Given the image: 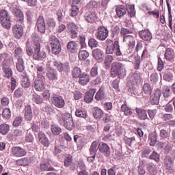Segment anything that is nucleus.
<instances>
[{"label":"nucleus","mask_w":175,"mask_h":175,"mask_svg":"<svg viewBox=\"0 0 175 175\" xmlns=\"http://www.w3.org/2000/svg\"><path fill=\"white\" fill-rule=\"evenodd\" d=\"M129 79L133 85H137L138 84H140V75L136 73L132 74Z\"/></svg>","instance_id":"nucleus-29"},{"label":"nucleus","mask_w":175,"mask_h":175,"mask_svg":"<svg viewBox=\"0 0 175 175\" xmlns=\"http://www.w3.org/2000/svg\"><path fill=\"white\" fill-rule=\"evenodd\" d=\"M34 88L36 91L42 92L44 90V76L42 73H38L34 80Z\"/></svg>","instance_id":"nucleus-8"},{"label":"nucleus","mask_w":175,"mask_h":175,"mask_svg":"<svg viewBox=\"0 0 175 175\" xmlns=\"http://www.w3.org/2000/svg\"><path fill=\"white\" fill-rule=\"evenodd\" d=\"M78 57L79 59H80L81 61H84L87 59L88 57H90V53H88L87 51L82 50L79 52Z\"/></svg>","instance_id":"nucleus-48"},{"label":"nucleus","mask_w":175,"mask_h":175,"mask_svg":"<svg viewBox=\"0 0 175 175\" xmlns=\"http://www.w3.org/2000/svg\"><path fill=\"white\" fill-rule=\"evenodd\" d=\"M38 140L44 147H49L50 146V140H49L46 134L42 131L38 133Z\"/></svg>","instance_id":"nucleus-19"},{"label":"nucleus","mask_w":175,"mask_h":175,"mask_svg":"<svg viewBox=\"0 0 175 175\" xmlns=\"http://www.w3.org/2000/svg\"><path fill=\"white\" fill-rule=\"evenodd\" d=\"M16 69L18 72H23L25 69V64L24 63V59L21 57H17Z\"/></svg>","instance_id":"nucleus-28"},{"label":"nucleus","mask_w":175,"mask_h":175,"mask_svg":"<svg viewBox=\"0 0 175 175\" xmlns=\"http://www.w3.org/2000/svg\"><path fill=\"white\" fill-rule=\"evenodd\" d=\"M83 72L81 68L79 67H75L72 70V79H79L81 75H82Z\"/></svg>","instance_id":"nucleus-39"},{"label":"nucleus","mask_w":175,"mask_h":175,"mask_svg":"<svg viewBox=\"0 0 175 175\" xmlns=\"http://www.w3.org/2000/svg\"><path fill=\"white\" fill-rule=\"evenodd\" d=\"M31 100L36 105H42L43 103V98L36 93L32 94Z\"/></svg>","instance_id":"nucleus-36"},{"label":"nucleus","mask_w":175,"mask_h":175,"mask_svg":"<svg viewBox=\"0 0 175 175\" xmlns=\"http://www.w3.org/2000/svg\"><path fill=\"white\" fill-rule=\"evenodd\" d=\"M98 142L94 141L92 143L90 148L89 149V152L90 155H95L96 156V152L98 151Z\"/></svg>","instance_id":"nucleus-38"},{"label":"nucleus","mask_w":175,"mask_h":175,"mask_svg":"<svg viewBox=\"0 0 175 175\" xmlns=\"http://www.w3.org/2000/svg\"><path fill=\"white\" fill-rule=\"evenodd\" d=\"M53 66H55L58 70V72H60L61 73H65V75H68L70 73V64H69L68 62H53Z\"/></svg>","instance_id":"nucleus-7"},{"label":"nucleus","mask_w":175,"mask_h":175,"mask_svg":"<svg viewBox=\"0 0 175 175\" xmlns=\"http://www.w3.org/2000/svg\"><path fill=\"white\" fill-rule=\"evenodd\" d=\"M31 39L34 43V46H36V44H40V38H39V35H38V33H33L31 35Z\"/></svg>","instance_id":"nucleus-59"},{"label":"nucleus","mask_w":175,"mask_h":175,"mask_svg":"<svg viewBox=\"0 0 175 175\" xmlns=\"http://www.w3.org/2000/svg\"><path fill=\"white\" fill-rule=\"evenodd\" d=\"M105 43L107 46L105 54H115L116 57H121V55H122V53L121 52V49L120 48V41H113L112 40L108 38L106 40Z\"/></svg>","instance_id":"nucleus-3"},{"label":"nucleus","mask_w":175,"mask_h":175,"mask_svg":"<svg viewBox=\"0 0 175 175\" xmlns=\"http://www.w3.org/2000/svg\"><path fill=\"white\" fill-rule=\"evenodd\" d=\"M161 94L165 99L170 98L172 96V91H170V88L167 85H163L161 88Z\"/></svg>","instance_id":"nucleus-30"},{"label":"nucleus","mask_w":175,"mask_h":175,"mask_svg":"<svg viewBox=\"0 0 175 175\" xmlns=\"http://www.w3.org/2000/svg\"><path fill=\"white\" fill-rule=\"evenodd\" d=\"M51 102L57 109H62L65 107V100L59 94H53L51 96Z\"/></svg>","instance_id":"nucleus-9"},{"label":"nucleus","mask_w":175,"mask_h":175,"mask_svg":"<svg viewBox=\"0 0 175 175\" xmlns=\"http://www.w3.org/2000/svg\"><path fill=\"white\" fill-rule=\"evenodd\" d=\"M163 79L165 81H172V80H173V70L172 69L166 70L163 76Z\"/></svg>","instance_id":"nucleus-34"},{"label":"nucleus","mask_w":175,"mask_h":175,"mask_svg":"<svg viewBox=\"0 0 175 175\" xmlns=\"http://www.w3.org/2000/svg\"><path fill=\"white\" fill-rule=\"evenodd\" d=\"M161 120H163V121H165L166 122L167 121H170L171 120H173V114H172V113H164L161 116Z\"/></svg>","instance_id":"nucleus-62"},{"label":"nucleus","mask_w":175,"mask_h":175,"mask_svg":"<svg viewBox=\"0 0 175 175\" xmlns=\"http://www.w3.org/2000/svg\"><path fill=\"white\" fill-rule=\"evenodd\" d=\"M94 118L96 120H98L103 117V111L99 107H96L93 113Z\"/></svg>","instance_id":"nucleus-44"},{"label":"nucleus","mask_w":175,"mask_h":175,"mask_svg":"<svg viewBox=\"0 0 175 175\" xmlns=\"http://www.w3.org/2000/svg\"><path fill=\"white\" fill-rule=\"evenodd\" d=\"M41 110L46 111V113H53V105H46L44 107H41Z\"/></svg>","instance_id":"nucleus-64"},{"label":"nucleus","mask_w":175,"mask_h":175,"mask_svg":"<svg viewBox=\"0 0 175 175\" xmlns=\"http://www.w3.org/2000/svg\"><path fill=\"white\" fill-rule=\"evenodd\" d=\"M133 33V29H132V27H130V28H124V27H122L120 29V33L123 36H126L128 34Z\"/></svg>","instance_id":"nucleus-56"},{"label":"nucleus","mask_w":175,"mask_h":175,"mask_svg":"<svg viewBox=\"0 0 175 175\" xmlns=\"http://www.w3.org/2000/svg\"><path fill=\"white\" fill-rule=\"evenodd\" d=\"M10 131V126L6 123L0 125V133L1 135H8Z\"/></svg>","instance_id":"nucleus-41"},{"label":"nucleus","mask_w":175,"mask_h":175,"mask_svg":"<svg viewBox=\"0 0 175 175\" xmlns=\"http://www.w3.org/2000/svg\"><path fill=\"white\" fill-rule=\"evenodd\" d=\"M75 116L79 118H83L84 120H86L87 117H88L87 111L83 109H77L75 111Z\"/></svg>","instance_id":"nucleus-42"},{"label":"nucleus","mask_w":175,"mask_h":175,"mask_svg":"<svg viewBox=\"0 0 175 175\" xmlns=\"http://www.w3.org/2000/svg\"><path fill=\"white\" fill-rule=\"evenodd\" d=\"M96 100H103L105 98H106V96L105 94V88L103 87L100 88L98 91L96 93V95L94 96Z\"/></svg>","instance_id":"nucleus-31"},{"label":"nucleus","mask_w":175,"mask_h":175,"mask_svg":"<svg viewBox=\"0 0 175 175\" xmlns=\"http://www.w3.org/2000/svg\"><path fill=\"white\" fill-rule=\"evenodd\" d=\"M21 84L23 88H29L31 87V81L27 76L23 77L21 81Z\"/></svg>","instance_id":"nucleus-45"},{"label":"nucleus","mask_w":175,"mask_h":175,"mask_svg":"<svg viewBox=\"0 0 175 175\" xmlns=\"http://www.w3.org/2000/svg\"><path fill=\"white\" fill-rule=\"evenodd\" d=\"M46 77L49 79V80H57L58 79V72H57V70L51 69L49 70V72L46 73Z\"/></svg>","instance_id":"nucleus-32"},{"label":"nucleus","mask_w":175,"mask_h":175,"mask_svg":"<svg viewBox=\"0 0 175 175\" xmlns=\"http://www.w3.org/2000/svg\"><path fill=\"white\" fill-rule=\"evenodd\" d=\"M174 161L172 159L171 157H167L165 159V166L167 170H173V164Z\"/></svg>","instance_id":"nucleus-40"},{"label":"nucleus","mask_w":175,"mask_h":175,"mask_svg":"<svg viewBox=\"0 0 175 175\" xmlns=\"http://www.w3.org/2000/svg\"><path fill=\"white\" fill-rule=\"evenodd\" d=\"M123 42L127 43L129 53H132L135 49V38L131 35L125 36H124Z\"/></svg>","instance_id":"nucleus-16"},{"label":"nucleus","mask_w":175,"mask_h":175,"mask_svg":"<svg viewBox=\"0 0 175 175\" xmlns=\"http://www.w3.org/2000/svg\"><path fill=\"white\" fill-rule=\"evenodd\" d=\"M107 36H109V30L105 27H99L96 33V39L103 42L107 39Z\"/></svg>","instance_id":"nucleus-11"},{"label":"nucleus","mask_w":175,"mask_h":175,"mask_svg":"<svg viewBox=\"0 0 175 175\" xmlns=\"http://www.w3.org/2000/svg\"><path fill=\"white\" fill-rule=\"evenodd\" d=\"M93 57L98 61V62H102L103 61V57H105V53L100 49H95L92 51Z\"/></svg>","instance_id":"nucleus-22"},{"label":"nucleus","mask_w":175,"mask_h":175,"mask_svg":"<svg viewBox=\"0 0 175 175\" xmlns=\"http://www.w3.org/2000/svg\"><path fill=\"white\" fill-rule=\"evenodd\" d=\"M12 31L14 36L16 39H21L24 31L23 30V26L21 25H15L12 27Z\"/></svg>","instance_id":"nucleus-18"},{"label":"nucleus","mask_w":175,"mask_h":175,"mask_svg":"<svg viewBox=\"0 0 175 175\" xmlns=\"http://www.w3.org/2000/svg\"><path fill=\"white\" fill-rule=\"evenodd\" d=\"M12 65H14V60L12 57L4 59L1 63L2 69H3V68H10Z\"/></svg>","instance_id":"nucleus-35"},{"label":"nucleus","mask_w":175,"mask_h":175,"mask_svg":"<svg viewBox=\"0 0 175 175\" xmlns=\"http://www.w3.org/2000/svg\"><path fill=\"white\" fill-rule=\"evenodd\" d=\"M139 36L144 42H151L152 39V34L148 29L139 31Z\"/></svg>","instance_id":"nucleus-17"},{"label":"nucleus","mask_w":175,"mask_h":175,"mask_svg":"<svg viewBox=\"0 0 175 175\" xmlns=\"http://www.w3.org/2000/svg\"><path fill=\"white\" fill-rule=\"evenodd\" d=\"M159 136L161 139L165 140V139H167V137H169V132L163 129H161Z\"/></svg>","instance_id":"nucleus-63"},{"label":"nucleus","mask_w":175,"mask_h":175,"mask_svg":"<svg viewBox=\"0 0 175 175\" xmlns=\"http://www.w3.org/2000/svg\"><path fill=\"white\" fill-rule=\"evenodd\" d=\"M149 79L151 83H157V81H158L159 76H158V73H157V72L154 71L152 74L150 75Z\"/></svg>","instance_id":"nucleus-60"},{"label":"nucleus","mask_w":175,"mask_h":175,"mask_svg":"<svg viewBox=\"0 0 175 175\" xmlns=\"http://www.w3.org/2000/svg\"><path fill=\"white\" fill-rule=\"evenodd\" d=\"M116 12L118 17L119 18H121V17H124V16L126 14V8H125V6L120 5L116 6Z\"/></svg>","instance_id":"nucleus-27"},{"label":"nucleus","mask_w":175,"mask_h":175,"mask_svg":"<svg viewBox=\"0 0 175 175\" xmlns=\"http://www.w3.org/2000/svg\"><path fill=\"white\" fill-rule=\"evenodd\" d=\"M3 71L5 75V77L7 79H10L12 78V76H13V70L10 68H3Z\"/></svg>","instance_id":"nucleus-54"},{"label":"nucleus","mask_w":175,"mask_h":175,"mask_svg":"<svg viewBox=\"0 0 175 175\" xmlns=\"http://www.w3.org/2000/svg\"><path fill=\"white\" fill-rule=\"evenodd\" d=\"M10 10L14 14L16 21L19 24L24 23V13L17 5V3H12L10 7Z\"/></svg>","instance_id":"nucleus-4"},{"label":"nucleus","mask_w":175,"mask_h":175,"mask_svg":"<svg viewBox=\"0 0 175 175\" xmlns=\"http://www.w3.org/2000/svg\"><path fill=\"white\" fill-rule=\"evenodd\" d=\"M57 122L59 125L65 126L68 131H73L75 129V122L73 118L69 113H60L57 116Z\"/></svg>","instance_id":"nucleus-2"},{"label":"nucleus","mask_w":175,"mask_h":175,"mask_svg":"<svg viewBox=\"0 0 175 175\" xmlns=\"http://www.w3.org/2000/svg\"><path fill=\"white\" fill-rule=\"evenodd\" d=\"M96 94V88H90L89 91L87 92L84 96V100L86 103H91L92 100H94V96Z\"/></svg>","instance_id":"nucleus-20"},{"label":"nucleus","mask_w":175,"mask_h":175,"mask_svg":"<svg viewBox=\"0 0 175 175\" xmlns=\"http://www.w3.org/2000/svg\"><path fill=\"white\" fill-rule=\"evenodd\" d=\"M33 113H32V107L29 105L25 107V120L26 121H32Z\"/></svg>","instance_id":"nucleus-23"},{"label":"nucleus","mask_w":175,"mask_h":175,"mask_svg":"<svg viewBox=\"0 0 175 175\" xmlns=\"http://www.w3.org/2000/svg\"><path fill=\"white\" fill-rule=\"evenodd\" d=\"M174 57V51L170 48H167L165 50V58L167 61H172V59H173Z\"/></svg>","instance_id":"nucleus-37"},{"label":"nucleus","mask_w":175,"mask_h":175,"mask_svg":"<svg viewBox=\"0 0 175 175\" xmlns=\"http://www.w3.org/2000/svg\"><path fill=\"white\" fill-rule=\"evenodd\" d=\"M97 150H98L100 154H103L104 157H109L111 152H110V146L106 143L101 142L98 144Z\"/></svg>","instance_id":"nucleus-13"},{"label":"nucleus","mask_w":175,"mask_h":175,"mask_svg":"<svg viewBox=\"0 0 175 175\" xmlns=\"http://www.w3.org/2000/svg\"><path fill=\"white\" fill-rule=\"evenodd\" d=\"M33 140L35 138L33 137V135L31 134L30 130H27L25 136V142L26 143H33Z\"/></svg>","instance_id":"nucleus-52"},{"label":"nucleus","mask_w":175,"mask_h":175,"mask_svg":"<svg viewBox=\"0 0 175 175\" xmlns=\"http://www.w3.org/2000/svg\"><path fill=\"white\" fill-rule=\"evenodd\" d=\"M78 79L81 85H87L90 83V75L85 72L82 73Z\"/></svg>","instance_id":"nucleus-25"},{"label":"nucleus","mask_w":175,"mask_h":175,"mask_svg":"<svg viewBox=\"0 0 175 175\" xmlns=\"http://www.w3.org/2000/svg\"><path fill=\"white\" fill-rule=\"evenodd\" d=\"M142 90L146 95H150L152 92V88L148 83H146L143 85Z\"/></svg>","instance_id":"nucleus-46"},{"label":"nucleus","mask_w":175,"mask_h":175,"mask_svg":"<svg viewBox=\"0 0 175 175\" xmlns=\"http://www.w3.org/2000/svg\"><path fill=\"white\" fill-rule=\"evenodd\" d=\"M141 62H142V61L140 60V57L135 56V66H134V68L136 69V70H139L140 69Z\"/></svg>","instance_id":"nucleus-61"},{"label":"nucleus","mask_w":175,"mask_h":175,"mask_svg":"<svg viewBox=\"0 0 175 175\" xmlns=\"http://www.w3.org/2000/svg\"><path fill=\"white\" fill-rule=\"evenodd\" d=\"M84 18L85 21L88 23H95V20L98 18V16H96V12L94 10H88L86 11L84 15Z\"/></svg>","instance_id":"nucleus-15"},{"label":"nucleus","mask_w":175,"mask_h":175,"mask_svg":"<svg viewBox=\"0 0 175 175\" xmlns=\"http://www.w3.org/2000/svg\"><path fill=\"white\" fill-rule=\"evenodd\" d=\"M36 28L40 33H45L46 32V23L44 22V18L43 16H40L37 18Z\"/></svg>","instance_id":"nucleus-12"},{"label":"nucleus","mask_w":175,"mask_h":175,"mask_svg":"<svg viewBox=\"0 0 175 175\" xmlns=\"http://www.w3.org/2000/svg\"><path fill=\"white\" fill-rule=\"evenodd\" d=\"M51 163H53V161L50 159L42 161L40 167V170L42 172H53L54 167L51 166Z\"/></svg>","instance_id":"nucleus-14"},{"label":"nucleus","mask_w":175,"mask_h":175,"mask_svg":"<svg viewBox=\"0 0 175 175\" xmlns=\"http://www.w3.org/2000/svg\"><path fill=\"white\" fill-rule=\"evenodd\" d=\"M113 59H114V58L111 55H107V56H105V68L110 69V67L111 66V64L113 62Z\"/></svg>","instance_id":"nucleus-43"},{"label":"nucleus","mask_w":175,"mask_h":175,"mask_svg":"<svg viewBox=\"0 0 175 175\" xmlns=\"http://www.w3.org/2000/svg\"><path fill=\"white\" fill-rule=\"evenodd\" d=\"M2 117L5 120H9L12 117V112L9 108H5L2 111Z\"/></svg>","instance_id":"nucleus-55"},{"label":"nucleus","mask_w":175,"mask_h":175,"mask_svg":"<svg viewBox=\"0 0 175 175\" xmlns=\"http://www.w3.org/2000/svg\"><path fill=\"white\" fill-rule=\"evenodd\" d=\"M49 42L51 44V51L53 54L57 55L61 53L62 47L61 42H59V40L55 36H51L49 38Z\"/></svg>","instance_id":"nucleus-6"},{"label":"nucleus","mask_w":175,"mask_h":175,"mask_svg":"<svg viewBox=\"0 0 175 175\" xmlns=\"http://www.w3.org/2000/svg\"><path fill=\"white\" fill-rule=\"evenodd\" d=\"M33 58L36 61H43L46 58V53L40 51V44H36L33 46Z\"/></svg>","instance_id":"nucleus-10"},{"label":"nucleus","mask_w":175,"mask_h":175,"mask_svg":"<svg viewBox=\"0 0 175 175\" xmlns=\"http://www.w3.org/2000/svg\"><path fill=\"white\" fill-rule=\"evenodd\" d=\"M126 8L129 17H135V16H136V10H135V5H127Z\"/></svg>","instance_id":"nucleus-47"},{"label":"nucleus","mask_w":175,"mask_h":175,"mask_svg":"<svg viewBox=\"0 0 175 175\" xmlns=\"http://www.w3.org/2000/svg\"><path fill=\"white\" fill-rule=\"evenodd\" d=\"M111 77L118 78L113 81L112 85L113 88L120 91V79H124L126 76V70L125 69V66L121 62H113L111 66Z\"/></svg>","instance_id":"nucleus-1"},{"label":"nucleus","mask_w":175,"mask_h":175,"mask_svg":"<svg viewBox=\"0 0 175 175\" xmlns=\"http://www.w3.org/2000/svg\"><path fill=\"white\" fill-rule=\"evenodd\" d=\"M72 162H73V157L72 155L68 154L64 159V166L66 167H69V166L72 165Z\"/></svg>","instance_id":"nucleus-57"},{"label":"nucleus","mask_w":175,"mask_h":175,"mask_svg":"<svg viewBox=\"0 0 175 175\" xmlns=\"http://www.w3.org/2000/svg\"><path fill=\"white\" fill-rule=\"evenodd\" d=\"M51 131L53 133V135H55L56 136H58L62 132V129H61V127L57 126V125H52L51 127Z\"/></svg>","instance_id":"nucleus-51"},{"label":"nucleus","mask_w":175,"mask_h":175,"mask_svg":"<svg viewBox=\"0 0 175 175\" xmlns=\"http://www.w3.org/2000/svg\"><path fill=\"white\" fill-rule=\"evenodd\" d=\"M12 152L14 157H25V155H27V150L20 146L12 148Z\"/></svg>","instance_id":"nucleus-21"},{"label":"nucleus","mask_w":175,"mask_h":175,"mask_svg":"<svg viewBox=\"0 0 175 175\" xmlns=\"http://www.w3.org/2000/svg\"><path fill=\"white\" fill-rule=\"evenodd\" d=\"M88 46L90 49H95L99 46V43L95 38H90L88 41Z\"/></svg>","instance_id":"nucleus-53"},{"label":"nucleus","mask_w":175,"mask_h":175,"mask_svg":"<svg viewBox=\"0 0 175 175\" xmlns=\"http://www.w3.org/2000/svg\"><path fill=\"white\" fill-rule=\"evenodd\" d=\"M121 110L124 113V116H132V109L126 104H123L121 106Z\"/></svg>","instance_id":"nucleus-49"},{"label":"nucleus","mask_w":175,"mask_h":175,"mask_svg":"<svg viewBox=\"0 0 175 175\" xmlns=\"http://www.w3.org/2000/svg\"><path fill=\"white\" fill-rule=\"evenodd\" d=\"M0 22L1 27L5 29H10L12 27V21H10V15L5 10H0Z\"/></svg>","instance_id":"nucleus-5"},{"label":"nucleus","mask_w":175,"mask_h":175,"mask_svg":"<svg viewBox=\"0 0 175 175\" xmlns=\"http://www.w3.org/2000/svg\"><path fill=\"white\" fill-rule=\"evenodd\" d=\"M135 111L138 116L139 120L142 121H146V120H149L148 116L147 115V111L142 109V108H136Z\"/></svg>","instance_id":"nucleus-24"},{"label":"nucleus","mask_w":175,"mask_h":175,"mask_svg":"<svg viewBox=\"0 0 175 175\" xmlns=\"http://www.w3.org/2000/svg\"><path fill=\"white\" fill-rule=\"evenodd\" d=\"M67 49L72 53H77L79 50V44L74 41H70L67 44Z\"/></svg>","instance_id":"nucleus-33"},{"label":"nucleus","mask_w":175,"mask_h":175,"mask_svg":"<svg viewBox=\"0 0 175 175\" xmlns=\"http://www.w3.org/2000/svg\"><path fill=\"white\" fill-rule=\"evenodd\" d=\"M158 137L157 134H151L148 136V140L150 141V146L154 147L157 144Z\"/></svg>","instance_id":"nucleus-50"},{"label":"nucleus","mask_w":175,"mask_h":175,"mask_svg":"<svg viewBox=\"0 0 175 175\" xmlns=\"http://www.w3.org/2000/svg\"><path fill=\"white\" fill-rule=\"evenodd\" d=\"M68 29L71 32V38L72 39H76L77 38V27H76V24L73 23H70L67 25Z\"/></svg>","instance_id":"nucleus-26"},{"label":"nucleus","mask_w":175,"mask_h":175,"mask_svg":"<svg viewBox=\"0 0 175 175\" xmlns=\"http://www.w3.org/2000/svg\"><path fill=\"white\" fill-rule=\"evenodd\" d=\"M79 38L81 49H85L87 47V44H85V36L80 35Z\"/></svg>","instance_id":"nucleus-58"}]
</instances>
